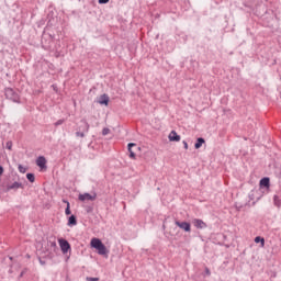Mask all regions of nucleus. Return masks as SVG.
<instances>
[{"label":"nucleus","instance_id":"nucleus-20","mask_svg":"<svg viewBox=\"0 0 281 281\" xmlns=\"http://www.w3.org/2000/svg\"><path fill=\"white\" fill-rule=\"evenodd\" d=\"M18 170L22 175H25L27 172V168L23 167V165H19Z\"/></svg>","mask_w":281,"mask_h":281},{"label":"nucleus","instance_id":"nucleus-11","mask_svg":"<svg viewBox=\"0 0 281 281\" xmlns=\"http://www.w3.org/2000/svg\"><path fill=\"white\" fill-rule=\"evenodd\" d=\"M99 104H103L104 106H109V94H101L98 99Z\"/></svg>","mask_w":281,"mask_h":281},{"label":"nucleus","instance_id":"nucleus-13","mask_svg":"<svg viewBox=\"0 0 281 281\" xmlns=\"http://www.w3.org/2000/svg\"><path fill=\"white\" fill-rule=\"evenodd\" d=\"M19 188H22V189H23V183L15 181V182H13L12 184H9V186L7 187V190H8V191H10V190H19Z\"/></svg>","mask_w":281,"mask_h":281},{"label":"nucleus","instance_id":"nucleus-12","mask_svg":"<svg viewBox=\"0 0 281 281\" xmlns=\"http://www.w3.org/2000/svg\"><path fill=\"white\" fill-rule=\"evenodd\" d=\"M169 142H181V136L176 131H171L169 134Z\"/></svg>","mask_w":281,"mask_h":281},{"label":"nucleus","instance_id":"nucleus-7","mask_svg":"<svg viewBox=\"0 0 281 281\" xmlns=\"http://www.w3.org/2000/svg\"><path fill=\"white\" fill-rule=\"evenodd\" d=\"M192 225H194L196 229H205L207 227V224L199 218L192 220Z\"/></svg>","mask_w":281,"mask_h":281},{"label":"nucleus","instance_id":"nucleus-27","mask_svg":"<svg viewBox=\"0 0 281 281\" xmlns=\"http://www.w3.org/2000/svg\"><path fill=\"white\" fill-rule=\"evenodd\" d=\"M25 273H27V269H24V270L20 273L19 278H23V276H25Z\"/></svg>","mask_w":281,"mask_h":281},{"label":"nucleus","instance_id":"nucleus-24","mask_svg":"<svg viewBox=\"0 0 281 281\" xmlns=\"http://www.w3.org/2000/svg\"><path fill=\"white\" fill-rule=\"evenodd\" d=\"M63 124H65V120H64V119H60V120H58V121L55 123V126H60V125H63Z\"/></svg>","mask_w":281,"mask_h":281},{"label":"nucleus","instance_id":"nucleus-10","mask_svg":"<svg viewBox=\"0 0 281 281\" xmlns=\"http://www.w3.org/2000/svg\"><path fill=\"white\" fill-rule=\"evenodd\" d=\"M260 188H266L267 190H269V188H271V179H269V177H265L260 180L259 182Z\"/></svg>","mask_w":281,"mask_h":281},{"label":"nucleus","instance_id":"nucleus-29","mask_svg":"<svg viewBox=\"0 0 281 281\" xmlns=\"http://www.w3.org/2000/svg\"><path fill=\"white\" fill-rule=\"evenodd\" d=\"M182 144L184 146V149L188 150V142L183 140Z\"/></svg>","mask_w":281,"mask_h":281},{"label":"nucleus","instance_id":"nucleus-4","mask_svg":"<svg viewBox=\"0 0 281 281\" xmlns=\"http://www.w3.org/2000/svg\"><path fill=\"white\" fill-rule=\"evenodd\" d=\"M177 227H180V229H183V232H192V226L188 222H180L176 221L175 222Z\"/></svg>","mask_w":281,"mask_h":281},{"label":"nucleus","instance_id":"nucleus-19","mask_svg":"<svg viewBox=\"0 0 281 281\" xmlns=\"http://www.w3.org/2000/svg\"><path fill=\"white\" fill-rule=\"evenodd\" d=\"M255 243H260L261 247H265V237L257 236L255 237Z\"/></svg>","mask_w":281,"mask_h":281},{"label":"nucleus","instance_id":"nucleus-26","mask_svg":"<svg viewBox=\"0 0 281 281\" xmlns=\"http://www.w3.org/2000/svg\"><path fill=\"white\" fill-rule=\"evenodd\" d=\"M110 0H98V2L100 3V5H104L106 3H109Z\"/></svg>","mask_w":281,"mask_h":281},{"label":"nucleus","instance_id":"nucleus-21","mask_svg":"<svg viewBox=\"0 0 281 281\" xmlns=\"http://www.w3.org/2000/svg\"><path fill=\"white\" fill-rule=\"evenodd\" d=\"M109 133H111V130L109 127H104L102 130V135L106 136V135H109Z\"/></svg>","mask_w":281,"mask_h":281},{"label":"nucleus","instance_id":"nucleus-16","mask_svg":"<svg viewBox=\"0 0 281 281\" xmlns=\"http://www.w3.org/2000/svg\"><path fill=\"white\" fill-rule=\"evenodd\" d=\"M273 203H274L276 207H281V199H280V196L274 195L273 196Z\"/></svg>","mask_w":281,"mask_h":281},{"label":"nucleus","instance_id":"nucleus-14","mask_svg":"<svg viewBox=\"0 0 281 281\" xmlns=\"http://www.w3.org/2000/svg\"><path fill=\"white\" fill-rule=\"evenodd\" d=\"M74 225H78V218L76 217V215H70L68 217V226L74 227Z\"/></svg>","mask_w":281,"mask_h":281},{"label":"nucleus","instance_id":"nucleus-8","mask_svg":"<svg viewBox=\"0 0 281 281\" xmlns=\"http://www.w3.org/2000/svg\"><path fill=\"white\" fill-rule=\"evenodd\" d=\"M98 199V194L83 193L79 194V201H95Z\"/></svg>","mask_w":281,"mask_h":281},{"label":"nucleus","instance_id":"nucleus-9","mask_svg":"<svg viewBox=\"0 0 281 281\" xmlns=\"http://www.w3.org/2000/svg\"><path fill=\"white\" fill-rule=\"evenodd\" d=\"M80 123L81 125L77 128V131H80L81 133H89V128H90L89 122H87L86 119H82Z\"/></svg>","mask_w":281,"mask_h":281},{"label":"nucleus","instance_id":"nucleus-25","mask_svg":"<svg viewBox=\"0 0 281 281\" xmlns=\"http://www.w3.org/2000/svg\"><path fill=\"white\" fill-rule=\"evenodd\" d=\"M86 281H100V278L87 277Z\"/></svg>","mask_w":281,"mask_h":281},{"label":"nucleus","instance_id":"nucleus-15","mask_svg":"<svg viewBox=\"0 0 281 281\" xmlns=\"http://www.w3.org/2000/svg\"><path fill=\"white\" fill-rule=\"evenodd\" d=\"M203 144H205V138L203 137H199L194 144V148L196 150H199V148H201V146H203Z\"/></svg>","mask_w":281,"mask_h":281},{"label":"nucleus","instance_id":"nucleus-2","mask_svg":"<svg viewBox=\"0 0 281 281\" xmlns=\"http://www.w3.org/2000/svg\"><path fill=\"white\" fill-rule=\"evenodd\" d=\"M4 95L8 100H11L12 102H19L20 100L19 93L12 88H5Z\"/></svg>","mask_w":281,"mask_h":281},{"label":"nucleus","instance_id":"nucleus-22","mask_svg":"<svg viewBox=\"0 0 281 281\" xmlns=\"http://www.w3.org/2000/svg\"><path fill=\"white\" fill-rule=\"evenodd\" d=\"M86 132H80V130H77L76 137H85Z\"/></svg>","mask_w":281,"mask_h":281},{"label":"nucleus","instance_id":"nucleus-6","mask_svg":"<svg viewBox=\"0 0 281 281\" xmlns=\"http://www.w3.org/2000/svg\"><path fill=\"white\" fill-rule=\"evenodd\" d=\"M59 246L63 254H67L69 249H71V245L69 244V241H67V239H59Z\"/></svg>","mask_w":281,"mask_h":281},{"label":"nucleus","instance_id":"nucleus-23","mask_svg":"<svg viewBox=\"0 0 281 281\" xmlns=\"http://www.w3.org/2000/svg\"><path fill=\"white\" fill-rule=\"evenodd\" d=\"M5 148H7L8 150H12V140L7 142Z\"/></svg>","mask_w":281,"mask_h":281},{"label":"nucleus","instance_id":"nucleus-3","mask_svg":"<svg viewBox=\"0 0 281 281\" xmlns=\"http://www.w3.org/2000/svg\"><path fill=\"white\" fill-rule=\"evenodd\" d=\"M127 150H128V153H130V158H131V159H135V157H136L135 151H136V150H140V148H139V146H137V144H135V143H130V144L127 145Z\"/></svg>","mask_w":281,"mask_h":281},{"label":"nucleus","instance_id":"nucleus-30","mask_svg":"<svg viewBox=\"0 0 281 281\" xmlns=\"http://www.w3.org/2000/svg\"><path fill=\"white\" fill-rule=\"evenodd\" d=\"M3 175V166H0V177Z\"/></svg>","mask_w":281,"mask_h":281},{"label":"nucleus","instance_id":"nucleus-1","mask_svg":"<svg viewBox=\"0 0 281 281\" xmlns=\"http://www.w3.org/2000/svg\"><path fill=\"white\" fill-rule=\"evenodd\" d=\"M90 245L93 249H97L99 256H106L109 254L106 246L100 238H92Z\"/></svg>","mask_w":281,"mask_h":281},{"label":"nucleus","instance_id":"nucleus-17","mask_svg":"<svg viewBox=\"0 0 281 281\" xmlns=\"http://www.w3.org/2000/svg\"><path fill=\"white\" fill-rule=\"evenodd\" d=\"M26 179L30 181V183H34V181H36L34 173H26Z\"/></svg>","mask_w":281,"mask_h":281},{"label":"nucleus","instance_id":"nucleus-32","mask_svg":"<svg viewBox=\"0 0 281 281\" xmlns=\"http://www.w3.org/2000/svg\"><path fill=\"white\" fill-rule=\"evenodd\" d=\"M10 260H12V257H10Z\"/></svg>","mask_w":281,"mask_h":281},{"label":"nucleus","instance_id":"nucleus-31","mask_svg":"<svg viewBox=\"0 0 281 281\" xmlns=\"http://www.w3.org/2000/svg\"><path fill=\"white\" fill-rule=\"evenodd\" d=\"M41 265H45V262H43L42 260H40Z\"/></svg>","mask_w":281,"mask_h":281},{"label":"nucleus","instance_id":"nucleus-5","mask_svg":"<svg viewBox=\"0 0 281 281\" xmlns=\"http://www.w3.org/2000/svg\"><path fill=\"white\" fill-rule=\"evenodd\" d=\"M36 166H38L41 170H47V159L44 156H40L36 159Z\"/></svg>","mask_w":281,"mask_h":281},{"label":"nucleus","instance_id":"nucleus-28","mask_svg":"<svg viewBox=\"0 0 281 281\" xmlns=\"http://www.w3.org/2000/svg\"><path fill=\"white\" fill-rule=\"evenodd\" d=\"M205 276H212V272L210 271V268H205Z\"/></svg>","mask_w":281,"mask_h":281},{"label":"nucleus","instance_id":"nucleus-18","mask_svg":"<svg viewBox=\"0 0 281 281\" xmlns=\"http://www.w3.org/2000/svg\"><path fill=\"white\" fill-rule=\"evenodd\" d=\"M64 203H67L65 214H66V216H69L71 214V206L69 204V201H64Z\"/></svg>","mask_w":281,"mask_h":281}]
</instances>
